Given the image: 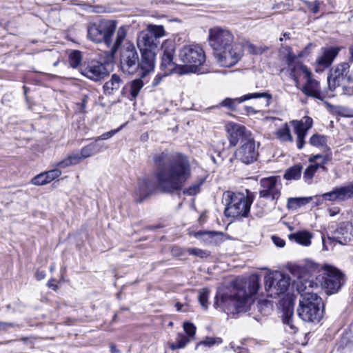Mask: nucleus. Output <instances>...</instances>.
I'll return each mask as SVG.
<instances>
[{"mask_svg":"<svg viewBox=\"0 0 353 353\" xmlns=\"http://www.w3.org/2000/svg\"><path fill=\"white\" fill-rule=\"evenodd\" d=\"M79 71L82 75L95 82L101 81L108 74L105 65L95 59L85 61L80 65Z\"/></svg>","mask_w":353,"mask_h":353,"instance_id":"f8f14e48","label":"nucleus"},{"mask_svg":"<svg viewBox=\"0 0 353 353\" xmlns=\"http://www.w3.org/2000/svg\"><path fill=\"white\" fill-rule=\"evenodd\" d=\"M262 98L264 99L265 101L263 105L265 107H268L271 103L272 95L268 92H255L250 93L248 94H245L241 97L235 98V99H225L222 101V105L228 107L230 109H234L236 104L243 102L245 100H249L252 99H258Z\"/></svg>","mask_w":353,"mask_h":353,"instance_id":"aec40b11","label":"nucleus"},{"mask_svg":"<svg viewBox=\"0 0 353 353\" xmlns=\"http://www.w3.org/2000/svg\"><path fill=\"white\" fill-rule=\"evenodd\" d=\"M123 81L120 77L116 74L111 76L109 81H106L103 86L104 94L106 95L114 94L120 88Z\"/></svg>","mask_w":353,"mask_h":353,"instance_id":"c756f323","label":"nucleus"},{"mask_svg":"<svg viewBox=\"0 0 353 353\" xmlns=\"http://www.w3.org/2000/svg\"><path fill=\"white\" fill-rule=\"evenodd\" d=\"M122 127H120L118 129H116V130H110L109 132H105L103 133V134H101V136L97 137L94 140V141H97V142H99V141L101 140H106V139H108L110 138H111L112 137H113L116 133H117L121 129Z\"/></svg>","mask_w":353,"mask_h":353,"instance_id":"3c124183","label":"nucleus"},{"mask_svg":"<svg viewBox=\"0 0 353 353\" xmlns=\"http://www.w3.org/2000/svg\"><path fill=\"white\" fill-rule=\"evenodd\" d=\"M84 159L79 152H72L69 154L65 159L57 163V166L61 168H65L70 165H77Z\"/></svg>","mask_w":353,"mask_h":353,"instance_id":"2f4dec72","label":"nucleus"},{"mask_svg":"<svg viewBox=\"0 0 353 353\" xmlns=\"http://www.w3.org/2000/svg\"><path fill=\"white\" fill-rule=\"evenodd\" d=\"M141 59L139 61V69L142 71L141 77H145L148 73L152 71L155 65V53L152 50L141 51Z\"/></svg>","mask_w":353,"mask_h":353,"instance_id":"4be33fe9","label":"nucleus"},{"mask_svg":"<svg viewBox=\"0 0 353 353\" xmlns=\"http://www.w3.org/2000/svg\"><path fill=\"white\" fill-rule=\"evenodd\" d=\"M293 310L292 308H287L283 314V322L286 325V330L290 333H295L297 331V327L293 323Z\"/></svg>","mask_w":353,"mask_h":353,"instance_id":"72a5a7b5","label":"nucleus"},{"mask_svg":"<svg viewBox=\"0 0 353 353\" xmlns=\"http://www.w3.org/2000/svg\"><path fill=\"white\" fill-rule=\"evenodd\" d=\"M153 159L157 184L150 178L140 179L134 192L137 202H142L152 194L157 186L164 192L172 193L179 190L190 176L189 160L182 154H170L162 152L156 154Z\"/></svg>","mask_w":353,"mask_h":353,"instance_id":"f257e3e1","label":"nucleus"},{"mask_svg":"<svg viewBox=\"0 0 353 353\" xmlns=\"http://www.w3.org/2000/svg\"><path fill=\"white\" fill-rule=\"evenodd\" d=\"M302 166L300 164L295 165L287 170L284 174V178L287 180H296L301 176Z\"/></svg>","mask_w":353,"mask_h":353,"instance_id":"58836bf2","label":"nucleus"},{"mask_svg":"<svg viewBox=\"0 0 353 353\" xmlns=\"http://www.w3.org/2000/svg\"><path fill=\"white\" fill-rule=\"evenodd\" d=\"M259 281L257 276L252 275L249 279L247 288H233L228 293H219L215 297L214 305L228 315L245 312L253 302L252 296L259 291Z\"/></svg>","mask_w":353,"mask_h":353,"instance_id":"7ed1b4c3","label":"nucleus"},{"mask_svg":"<svg viewBox=\"0 0 353 353\" xmlns=\"http://www.w3.org/2000/svg\"><path fill=\"white\" fill-rule=\"evenodd\" d=\"M244 110L248 115L254 114L258 112V110H256L251 106H245Z\"/></svg>","mask_w":353,"mask_h":353,"instance_id":"13d9d810","label":"nucleus"},{"mask_svg":"<svg viewBox=\"0 0 353 353\" xmlns=\"http://www.w3.org/2000/svg\"><path fill=\"white\" fill-rule=\"evenodd\" d=\"M324 201L332 202H343L353 197V183L346 185L336 186L332 191L324 193L321 196Z\"/></svg>","mask_w":353,"mask_h":353,"instance_id":"dca6fc26","label":"nucleus"},{"mask_svg":"<svg viewBox=\"0 0 353 353\" xmlns=\"http://www.w3.org/2000/svg\"><path fill=\"white\" fill-rule=\"evenodd\" d=\"M289 285V276L279 271L270 272L265 276V288L270 297L275 298L284 294Z\"/></svg>","mask_w":353,"mask_h":353,"instance_id":"6e6552de","label":"nucleus"},{"mask_svg":"<svg viewBox=\"0 0 353 353\" xmlns=\"http://www.w3.org/2000/svg\"><path fill=\"white\" fill-rule=\"evenodd\" d=\"M294 55L289 54L288 57V61L290 68V75L295 81L296 87L299 88L300 80H305L312 73L305 65L300 63L292 64L291 61Z\"/></svg>","mask_w":353,"mask_h":353,"instance_id":"412c9836","label":"nucleus"},{"mask_svg":"<svg viewBox=\"0 0 353 353\" xmlns=\"http://www.w3.org/2000/svg\"><path fill=\"white\" fill-rule=\"evenodd\" d=\"M350 61L353 62V46L349 48Z\"/></svg>","mask_w":353,"mask_h":353,"instance_id":"69168bd1","label":"nucleus"},{"mask_svg":"<svg viewBox=\"0 0 353 353\" xmlns=\"http://www.w3.org/2000/svg\"><path fill=\"white\" fill-rule=\"evenodd\" d=\"M340 89L344 94L353 96V70L350 72V77Z\"/></svg>","mask_w":353,"mask_h":353,"instance_id":"37998d69","label":"nucleus"},{"mask_svg":"<svg viewBox=\"0 0 353 353\" xmlns=\"http://www.w3.org/2000/svg\"><path fill=\"white\" fill-rule=\"evenodd\" d=\"M273 243L278 248H283L285 245V241L279 236L273 235L272 236Z\"/></svg>","mask_w":353,"mask_h":353,"instance_id":"5fc2aeb1","label":"nucleus"},{"mask_svg":"<svg viewBox=\"0 0 353 353\" xmlns=\"http://www.w3.org/2000/svg\"><path fill=\"white\" fill-rule=\"evenodd\" d=\"M108 147L103 143L97 141H93L85 146L81 150L80 152L83 159L85 160L100 152L103 149L106 150Z\"/></svg>","mask_w":353,"mask_h":353,"instance_id":"bb28decb","label":"nucleus"},{"mask_svg":"<svg viewBox=\"0 0 353 353\" xmlns=\"http://www.w3.org/2000/svg\"><path fill=\"white\" fill-rule=\"evenodd\" d=\"M223 202L225 205L224 213L226 216L247 217L250 213L253 196L240 192L227 191L223 193Z\"/></svg>","mask_w":353,"mask_h":353,"instance_id":"39448f33","label":"nucleus"},{"mask_svg":"<svg viewBox=\"0 0 353 353\" xmlns=\"http://www.w3.org/2000/svg\"><path fill=\"white\" fill-rule=\"evenodd\" d=\"M332 159V154L331 152L325 153L324 154H315L311 155L309 157V161L312 164H320V168H323L325 170L324 166L328 161Z\"/></svg>","mask_w":353,"mask_h":353,"instance_id":"e433bc0d","label":"nucleus"},{"mask_svg":"<svg viewBox=\"0 0 353 353\" xmlns=\"http://www.w3.org/2000/svg\"><path fill=\"white\" fill-rule=\"evenodd\" d=\"M250 53L254 55H259L264 53L268 48L264 46H255L251 43H246L243 46Z\"/></svg>","mask_w":353,"mask_h":353,"instance_id":"79ce46f5","label":"nucleus"},{"mask_svg":"<svg viewBox=\"0 0 353 353\" xmlns=\"http://www.w3.org/2000/svg\"><path fill=\"white\" fill-rule=\"evenodd\" d=\"M81 59L82 56L80 51L73 50L69 55L70 65L74 68L80 65Z\"/></svg>","mask_w":353,"mask_h":353,"instance_id":"c03bdc74","label":"nucleus"},{"mask_svg":"<svg viewBox=\"0 0 353 353\" xmlns=\"http://www.w3.org/2000/svg\"><path fill=\"white\" fill-rule=\"evenodd\" d=\"M161 69L163 71V76L174 73L180 75L185 74L183 65L176 64L171 59L161 58Z\"/></svg>","mask_w":353,"mask_h":353,"instance_id":"a878e982","label":"nucleus"},{"mask_svg":"<svg viewBox=\"0 0 353 353\" xmlns=\"http://www.w3.org/2000/svg\"><path fill=\"white\" fill-rule=\"evenodd\" d=\"M14 326V323H7L3 321H0V331L1 330H7L10 327H12Z\"/></svg>","mask_w":353,"mask_h":353,"instance_id":"6e6d98bb","label":"nucleus"},{"mask_svg":"<svg viewBox=\"0 0 353 353\" xmlns=\"http://www.w3.org/2000/svg\"><path fill=\"white\" fill-rule=\"evenodd\" d=\"M175 307H176V310H177V311H179V312H182V311H183V310H182L183 305H182V304H181L180 303H176L175 304Z\"/></svg>","mask_w":353,"mask_h":353,"instance_id":"338daca9","label":"nucleus"},{"mask_svg":"<svg viewBox=\"0 0 353 353\" xmlns=\"http://www.w3.org/2000/svg\"><path fill=\"white\" fill-rule=\"evenodd\" d=\"M307 266L309 269H311L312 272L317 271L319 269V266L317 264L308 263Z\"/></svg>","mask_w":353,"mask_h":353,"instance_id":"e2e57ef3","label":"nucleus"},{"mask_svg":"<svg viewBox=\"0 0 353 353\" xmlns=\"http://www.w3.org/2000/svg\"><path fill=\"white\" fill-rule=\"evenodd\" d=\"M187 252L191 255H194L201 259L207 258L210 255V252L209 251L196 248H188Z\"/></svg>","mask_w":353,"mask_h":353,"instance_id":"49530a36","label":"nucleus"},{"mask_svg":"<svg viewBox=\"0 0 353 353\" xmlns=\"http://www.w3.org/2000/svg\"><path fill=\"white\" fill-rule=\"evenodd\" d=\"M321 289L325 290L327 294H332L338 292L345 283V276L339 270L327 266L323 273L316 278V281Z\"/></svg>","mask_w":353,"mask_h":353,"instance_id":"0eeeda50","label":"nucleus"},{"mask_svg":"<svg viewBox=\"0 0 353 353\" xmlns=\"http://www.w3.org/2000/svg\"><path fill=\"white\" fill-rule=\"evenodd\" d=\"M117 29V23L112 20H101L97 23H91L87 27L88 38L94 43H104L110 48L111 54L114 56L119 46L126 37V29L120 27L117 32L116 39L112 40V36Z\"/></svg>","mask_w":353,"mask_h":353,"instance_id":"20e7f679","label":"nucleus"},{"mask_svg":"<svg viewBox=\"0 0 353 353\" xmlns=\"http://www.w3.org/2000/svg\"><path fill=\"white\" fill-rule=\"evenodd\" d=\"M159 41L151 36V33L147 30L139 33L137 38V46L140 51L152 50L154 51L158 46Z\"/></svg>","mask_w":353,"mask_h":353,"instance_id":"b1692460","label":"nucleus"},{"mask_svg":"<svg viewBox=\"0 0 353 353\" xmlns=\"http://www.w3.org/2000/svg\"><path fill=\"white\" fill-rule=\"evenodd\" d=\"M225 130L228 135L230 144L232 147L236 146L239 141L245 142L248 139H251L250 133L245 126L234 122L226 123Z\"/></svg>","mask_w":353,"mask_h":353,"instance_id":"f3484780","label":"nucleus"},{"mask_svg":"<svg viewBox=\"0 0 353 353\" xmlns=\"http://www.w3.org/2000/svg\"><path fill=\"white\" fill-rule=\"evenodd\" d=\"M290 123L294 126L296 135V146L301 150L305 145V138L307 131L312 127L313 120L311 117L305 116L301 120H292Z\"/></svg>","mask_w":353,"mask_h":353,"instance_id":"a211bd4d","label":"nucleus"},{"mask_svg":"<svg viewBox=\"0 0 353 353\" xmlns=\"http://www.w3.org/2000/svg\"><path fill=\"white\" fill-rule=\"evenodd\" d=\"M179 59L184 63L183 70L186 74L200 72L199 67L205 61L203 50L199 46H185L179 50Z\"/></svg>","mask_w":353,"mask_h":353,"instance_id":"423d86ee","label":"nucleus"},{"mask_svg":"<svg viewBox=\"0 0 353 353\" xmlns=\"http://www.w3.org/2000/svg\"><path fill=\"white\" fill-rule=\"evenodd\" d=\"M328 239L331 241H335L341 245L352 243L353 225L348 222L341 223Z\"/></svg>","mask_w":353,"mask_h":353,"instance_id":"6ab92c4d","label":"nucleus"},{"mask_svg":"<svg viewBox=\"0 0 353 353\" xmlns=\"http://www.w3.org/2000/svg\"><path fill=\"white\" fill-rule=\"evenodd\" d=\"M222 341V339L220 337H206L203 341L197 344V347L200 345L212 347L214 345L221 344Z\"/></svg>","mask_w":353,"mask_h":353,"instance_id":"de8ad7c7","label":"nucleus"},{"mask_svg":"<svg viewBox=\"0 0 353 353\" xmlns=\"http://www.w3.org/2000/svg\"><path fill=\"white\" fill-rule=\"evenodd\" d=\"M299 89L307 96L315 99H321V92L319 83L312 77V74L305 79V83Z\"/></svg>","mask_w":353,"mask_h":353,"instance_id":"5701e85b","label":"nucleus"},{"mask_svg":"<svg viewBox=\"0 0 353 353\" xmlns=\"http://www.w3.org/2000/svg\"><path fill=\"white\" fill-rule=\"evenodd\" d=\"M209 290L208 289H202L199 292V301L201 303V305L203 308L207 309L208 307V296H209Z\"/></svg>","mask_w":353,"mask_h":353,"instance_id":"09e8293b","label":"nucleus"},{"mask_svg":"<svg viewBox=\"0 0 353 353\" xmlns=\"http://www.w3.org/2000/svg\"><path fill=\"white\" fill-rule=\"evenodd\" d=\"M276 137L281 141L285 142H292L293 137L290 132V127L288 123L283 124L279 129L276 132Z\"/></svg>","mask_w":353,"mask_h":353,"instance_id":"4c0bfd02","label":"nucleus"},{"mask_svg":"<svg viewBox=\"0 0 353 353\" xmlns=\"http://www.w3.org/2000/svg\"><path fill=\"white\" fill-rule=\"evenodd\" d=\"M320 168V164L310 165L303 172V179L307 184H311L314 174Z\"/></svg>","mask_w":353,"mask_h":353,"instance_id":"a19ab883","label":"nucleus"},{"mask_svg":"<svg viewBox=\"0 0 353 353\" xmlns=\"http://www.w3.org/2000/svg\"><path fill=\"white\" fill-rule=\"evenodd\" d=\"M163 77H164V76H163H163H161V75H160V74L157 75V76L155 77V78H154V79L153 82H152V85H153L154 86H156V85H159V83L161 82V79H162Z\"/></svg>","mask_w":353,"mask_h":353,"instance_id":"680f3d73","label":"nucleus"},{"mask_svg":"<svg viewBox=\"0 0 353 353\" xmlns=\"http://www.w3.org/2000/svg\"><path fill=\"white\" fill-rule=\"evenodd\" d=\"M61 174V171L59 169H52L51 170L43 172L37 174L34 178H32L31 182L35 185H45L58 178Z\"/></svg>","mask_w":353,"mask_h":353,"instance_id":"393cba45","label":"nucleus"},{"mask_svg":"<svg viewBox=\"0 0 353 353\" xmlns=\"http://www.w3.org/2000/svg\"><path fill=\"white\" fill-rule=\"evenodd\" d=\"M281 183L277 176L263 178L260 181L261 197L274 200L280 195Z\"/></svg>","mask_w":353,"mask_h":353,"instance_id":"4468645a","label":"nucleus"},{"mask_svg":"<svg viewBox=\"0 0 353 353\" xmlns=\"http://www.w3.org/2000/svg\"><path fill=\"white\" fill-rule=\"evenodd\" d=\"M203 181L192 184L189 188L183 190V194L189 196H194L198 194L201 190Z\"/></svg>","mask_w":353,"mask_h":353,"instance_id":"a18cd8bd","label":"nucleus"},{"mask_svg":"<svg viewBox=\"0 0 353 353\" xmlns=\"http://www.w3.org/2000/svg\"><path fill=\"white\" fill-rule=\"evenodd\" d=\"M312 237V234L307 230H301L288 235L290 241L305 247L311 245Z\"/></svg>","mask_w":353,"mask_h":353,"instance_id":"cd10ccee","label":"nucleus"},{"mask_svg":"<svg viewBox=\"0 0 353 353\" xmlns=\"http://www.w3.org/2000/svg\"><path fill=\"white\" fill-rule=\"evenodd\" d=\"M190 341V339L181 334H179L176 339V343L181 348H183Z\"/></svg>","mask_w":353,"mask_h":353,"instance_id":"603ef678","label":"nucleus"},{"mask_svg":"<svg viewBox=\"0 0 353 353\" xmlns=\"http://www.w3.org/2000/svg\"><path fill=\"white\" fill-rule=\"evenodd\" d=\"M161 58L173 59L175 54V43L172 40H165L162 43Z\"/></svg>","mask_w":353,"mask_h":353,"instance_id":"f704fd0d","label":"nucleus"},{"mask_svg":"<svg viewBox=\"0 0 353 353\" xmlns=\"http://www.w3.org/2000/svg\"><path fill=\"white\" fill-rule=\"evenodd\" d=\"M295 284L301 295L297 309L299 316L305 322L319 323L323 316L324 304L318 295V283L313 279L299 277Z\"/></svg>","mask_w":353,"mask_h":353,"instance_id":"f03ea898","label":"nucleus"},{"mask_svg":"<svg viewBox=\"0 0 353 353\" xmlns=\"http://www.w3.org/2000/svg\"><path fill=\"white\" fill-rule=\"evenodd\" d=\"M88 102V96L86 95H84L83 96V98L82 99V101L81 103H80V110L81 111H83L84 109L86 107V103Z\"/></svg>","mask_w":353,"mask_h":353,"instance_id":"052dcab7","label":"nucleus"},{"mask_svg":"<svg viewBox=\"0 0 353 353\" xmlns=\"http://www.w3.org/2000/svg\"><path fill=\"white\" fill-rule=\"evenodd\" d=\"M144 83L141 78L135 79L129 82L123 88L124 90H129L130 100L135 99L139 95L141 90L143 88Z\"/></svg>","mask_w":353,"mask_h":353,"instance_id":"7c9ffc66","label":"nucleus"},{"mask_svg":"<svg viewBox=\"0 0 353 353\" xmlns=\"http://www.w3.org/2000/svg\"><path fill=\"white\" fill-rule=\"evenodd\" d=\"M235 157L245 164H251L257 159L258 152L256 150L255 142L252 139H248L235 152Z\"/></svg>","mask_w":353,"mask_h":353,"instance_id":"2eb2a0df","label":"nucleus"},{"mask_svg":"<svg viewBox=\"0 0 353 353\" xmlns=\"http://www.w3.org/2000/svg\"><path fill=\"white\" fill-rule=\"evenodd\" d=\"M148 32L151 33V36L159 41V39L163 37L165 34V31L163 26H157L149 24L145 30Z\"/></svg>","mask_w":353,"mask_h":353,"instance_id":"ea45409f","label":"nucleus"},{"mask_svg":"<svg viewBox=\"0 0 353 353\" xmlns=\"http://www.w3.org/2000/svg\"><path fill=\"white\" fill-rule=\"evenodd\" d=\"M243 55V46L234 43L216 52V58L220 65L230 68L236 64Z\"/></svg>","mask_w":353,"mask_h":353,"instance_id":"9d476101","label":"nucleus"},{"mask_svg":"<svg viewBox=\"0 0 353 353\" xmlns=\"http://www.w3.org/2000/svg\"><path fill=\"white\" fill-rule=\"evenodd\" d=\"M350 74L348 63L343 62L337 65L335 68L331 70L330 74L327 77L330 89L334 90L336 88H341L350 77Z\"/></svg>","mask_w":353,"mask_h":353,"instance_id":"ddd939ff","label":"nucleus"},{"mask_svg":"<svg viewBox=\"0 0 353 353\" xmlns=\"http://www.w3.org/2000/svg\"><path fill=\"white\" fill-rule=\"evenodd\" d=\"M170 348L172 350H176V349H180L181 347H178V344H176V343H172L170 345Z\"/></svg>","mask_w":353,"mask_h":353,"instance_id":"774afa93","label":"nucleus"},{"mask_svg":"<svg viewBox=\"0 0 353 353\" xmlns=\"http://www.w3.org/2000/svg\"><path fill=\"white\" fill-rule=\"evenodd\" d=\"M196 329V326L192 323L185 322L183 323V330L188 336V339H190V341L193 339L195 336Z\"/></svg>","mask_w":353,"mask_h":353,"instance_id":"8fccbe9b","label":"nucleus"},{"mask_svg":"<svg viewBox=\"0 0 353 353\" xmlns=\"http://www.w3.org/2000/svg\"><path fill=\"white\" fill-rule=\"evenodd\" d=\"M327 137L323 134H313L310 140L309 143L314 147L316 148H322L326 149L327 151L330 150L329 148L327 146Z\"/></svg>","mask_w":353,"mask_h":353,"instance_id":"c9c22d12","label":"nucleus"},{"mask_svg":"<svg viewBox=\"0 0 353 353\" xmlns=\"http://www.w3.org/2000/svg\"><path fill=\"white\" fill-rule=\"evenodd\" d=\"M54 279H51V280L48 281V284H47V285H48V286L49 288H50L53 289L54 290H57V288H58V287H57V285H54V284L53 283V282H54Z\"/></svg>","mask_w":353,"mask_h":353,"instance_id":"0e129e2a","label":"nucleus"},{"mask_svg":"<svg viewBox=\"0 0 353 353\" xmlns=\"http://www.w3.org/2000/svg\"><path fill=\"white\" fill-rule=\"evenodd\" d=\"M210 45L216 51L234 43L232 33L220 27H214L209 31Z\"/></svg>","mask_w":353,"mask_h":353,"instance_id":"9b49d317","label":"nucleus"},{"mask_svg":"<svg viewBox=\"0 0 353 353\" xmlns=\"http://www.w3.org/2000/svg\"><path fill=\"white\" fill-rule=\"evenodd\" d=\"M35 276L38 281H41L45 278L46 273L44 271L37 270L36 272Z\"/></svg>","mask_w":353,"mask_h":353,"instance_id":"bf43d9fd","label":"nucleus"},{"mask_svg":"<svg viewBox=\"0 0 353 353\" xmlns=\"http://www.w3.org/2000/svg\"><path fill=\"white\" fill-rule=\"evenodd\" d=\"M120 66L122 72L134 74L139 69V54L133 43L127 42L120 50Z\"/></svg>","mask_w":353,"mask_h":353,"instance_id":"1a4fd4ad","label":"nucleus"},{"mask_svg":"<svg viewBox=\"0 0 353 353\" xmlns=\"http://www.w3.org/2000/svg\"><path fill=\"white\" fill-rule=\"evenodd\" d=\"M312 200V196L290 197L288 199L287 206L288 209L296 210L297 208L309 203Z\"/></svg>","mask_w":353,"mask_h":353,"instance_id":"473e14b6","label":"nucleus"},{"mask_svg":"<svg viewBox=\"0 0 353 353\" xmlns=\"http://www.w3.org/2000/svg\"><path fill=\"white\" fill-rule=\"evenodd\" d=\"M306 4H307V8H309V10L311 12H312L314 14H316V13L319 12L320 2L318 0H316L314 2L307 1Z\"/></svg>","mask_w":353,"mask_h":353,"instance_id":"864d4df0","label":"nucleus"},{"mask_svg":"<svg viewBox=\"0 0 353 353\" xmlns=\"http://www.w3.org/2000/svg\"><path fill=\"white\" fill-rule=\"evenodd\" d=\"M339 50V48L332 47L326 48L323 54L317 59V63L325 67H328L338 55Z\"/></svg>","mask_w":353,"mask_h":353,"instance_id":"c85d7f7f","label":"nucleus"},{"mask_svg":"<svg viewBox=\"0 0 353 353\" xmlns=\"http://www.w3.org/2000/svg\"><path fill=\"white\" fill-rule=\"evenodd\" d=\"M340 212V209L338 207H333L328 210V213L330 216H334L338 214Z\"/></svg>","mask_w":353,"mask_h":353,"instance_id":"4d7b16f0","label":"nucleus"}]
</instances>
